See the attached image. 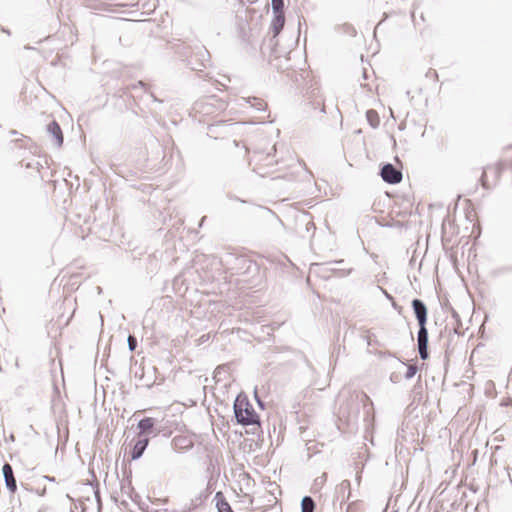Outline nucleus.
Returning <instances> with one entry per match:
<instances>
[{"instance_id":"1","label":"nucleus","mask_w":512,"mask_h":512,"mask_svg":"<svg viewBox=\"0 0 512 512\" xmlns=\"http://www.w3.org/2000/svg\"><path fill=\"white\" fill-rule=\"evenodd\" d=\"M237 421L243 425L257 423L258 415L246 398L237 397L234 404Z\"/></svg>"},{"instance_id":"2","label":"nucleus","mask_w":512,"mask_h":512,"mask_svg":"<svg viewBox=\"0 0 512 512\" xmlns=\"http://www.w3.org/2000/svg\"><path fill=\"white\" fill-rule=\"evenodd\" d=\"M255 486L254 480L249 474L242 472L238 474L237 479L233 485V490L238 497L248 499L249 503L253 502V488Z\"/></svg>"},{"instance_id":"3","label":"nucleus","mask_w":512,"mask_h":512,"mask_svg":"<svg viewBox=\"0 0 512 512\" xmlns=\"http://www.w3.org/2000/svg\"><path fill=\"white\" fill-rule=\"evenodd\" d=\"M503 170V165L501 163H496L487 166L481 175L480 182L483 188L490 189L494 187L500 177Z\"/></svg>"},{"instance_id":"4","label":"nucleus","mask_w":512,"mask_h":512,"mask_svg":"<svg viewBox=\"0 0 512 512\" xmlns=\"http://www.w3.org/2000/svg\"><path fill=\"white\" fill-rule=\"evenodd\" d=\"M381 177L389 184H397L402 180V173L396 169L392 164H386L381 170Z\"/></svg>"},{"instance_id":"5","label":"nucleus","mask_w":512,"mask_h":512,"mask_svg":"<svg viewBox=\"0 0 512 512\" xmlns=\"http://www.w3.org/2000/svg\"><path fill=\"white\" fill-rule=\"evenodd\" d=\"M427 345H428V332L425 327V325L420 326L419 332H418V349L420 357L425 360L428 357V351H427Z\"/></svg>"},{"instance_id":"6","label":"nucleus","mask_w":512,"mask_h":512,"mask_svg":"<svg viewBox=\"0 0 512 512\" xmlns=\"http://www.w3.org/2000/svg\"><path fill=\"white\" fill-rule=\"evenodd\" d=\"M3 475L5 478V483H6L7 489L11 493H15L17 490V484H16V479L13 475V470H12V467L10 464H8V463L4 464Z\"/></svg>"},{"instance_id":"7","label":"nucleus","mask_w":512,"mask_h":512,"mask_svg":"<svg viewBox=\"0 0 512 512\" xmlns=\"http://www.w3.org/2000/svg\"><path fill=\"white\" fill-rule=\"evenodd\" d=\"M412 306L416 314L419 326L425 325L427 320V309L423 302L420 301L419 299H414L412 302Z\"/></svg>"},{"instance_id":"8","label":"nucleus","mask_w":512,"mask_h":512,"mask_svg":"<svg viewBox=\"0 0 512 512\" xmlns=\"http://www.w3.org/2000/svg\"><path fill=\"white\" fill-rule=\"evenodd\" d=\"M148 441L149 440L147 437H143L142 434L139 435L138 440L134 444V447L131 451L132 460L138 459L143 454L148 445Z\"/></svg>"},{"instance_id":"9","label":"nucleus","mask_w":512,"mask_h":512,"mask_svg":"<svg viewBox=\"0 0 512 512\" xmlns=\"http://www.w3.org/2000/svg\"><path fill=\"white\" fill-rule=\"evenodd\" d=\"M215 501L218 512H234L222 492L216 493Z\"/></svg>"},{"instance_id":"10","label":"nucleus","mask_w":512,"mask_h":512,"mask_svg":"<svg viewBox=\"0 0 512 512\" xmlns=\"http://www.w3.org/2000/svg\"><path fill=\"white\" fill-rule=\"evenodd\" d=\"M48 131L55 137L56 144L60 146L63 143V135L59 124L55 121L48 125Z\"/></svg>"},{"instance_id":"11","label":"nucleus","mask_w":512,"mask_h":512,"mask_svg":"<svg viewBox=\"0 0 512 512\" xmlns=\"http://www.w3.org/2000/svg\"><path fill=\"white\" fill-rule=\"evenodd\" d=\"M284 7V0H272V8L277 15V21L280 22V25H283L284 18L282 16Z\"/></svg>"},{"instance_id":"12","label":"nucleus","mask_w":512,"mask_h":512,"mask_svg":"<svg viewBox=\"0 0 512 512\" xmlns=\"http://www.w3.org/2000/svg\"><path fill=\"white\" fill-rule=\"evenodd\" d=\"M366 118L369 124L376 128L380 124V116L376 110L370 109L366 112Z\"/></svg>"},{"instance_id":"13","label":"nucleus","mask_w":512,"mask_h":512,"mask_svg":"<svg viewBox=\"0 0 512 512\" xmlns=\"http://www.w3.org/2000/svg\"><path fill=\"white\" fill-rule=\"evenodd\" d=\"M154 424V419L151 417H147L139 422L138 427L141 430V432H148L154 427Z\"/></svg>"},{"instance_id":"14","label":"nucleus","mask_w":512,"mask_h":512,"mask_svg":"<svg viewBox=\"0 0 512 512\" xmlns=\"http://www.w3.org/2000/svg\"><path fill=\"white\" fill-rule=\"evenodd\" d=\"M314 507H315V504H314V501L312 500V498L306 496L302 499V502H301L302 512H313Z\"/></svg>"},{"instance_id":"15","label":"nucleus","mask_w":512,"mask_h":512,"mask_svg":"<svg viewBox=\"0 0 512 512\" xmlns=\"http://www.w3.org/2000/svg\"><path fill=\"white\" fill-rule=\"evenodd\" d=\"M417 372V367L414 365H409L406 372V378H412Z\"/></svg>"},{"instance_id":"16","label":"nucleus","mask_w":512,"mask_h":512,"mask_svg":"<svg viewBox=\"0 0 512 512\" xmlns=\"http://www.w3.org/2000/svg\"><path fill=\"white\" fill-rule=\"evenodd\" d=\"M128 344L131 351L135 350L137 341L133 336L128 337Z\"/></svg>"},{"instance_id":"17","label":"nucleus","mask_w":512,"mask_h":512,"mask_svg":"<svg viewBox=\"0 0 512 512\" xmlns=\"http://www.w3.org/2000/svg\"><path fill=\"white\" fill-rule=\"evenodd\" d=\"M508 164L512 166V157L509 158Z\"/></svg>"}]
</instances>
